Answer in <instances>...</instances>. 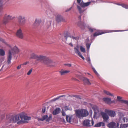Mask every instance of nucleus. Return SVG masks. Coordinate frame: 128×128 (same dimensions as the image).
I'll return each instance as SVG.
<instances>
[{
  "instance_id": "1",
  "label": "nucleus",
  "mask_w": 128,
  "mask_h": 128,
  "mask_svg": "<svg viewBox=\"0 0 128 128\" xmlns=\"http://www.w3.org/2000/svg\"><path fill=\"white\" fill-rule=\"evenodd\" d=\"M20 51L19 49L17 47L15 46L9 50L8 54V64L11 63V60L12 59V55L18 54Z\"/></svg>"
},
{
  "instance_id": "2",
  "label": "nucleus",
  "mask_w": 128,
  "mask_h": 128,
  "mask_svg": "<svg viewBox=\"0 0 128 128\" xmlns=\"http://www.w3.org/2000/svg\"><path fill=\"white\" fill-rule=\"evenodd\" d=\"M76 116L80 119L84 117H86L89 114L88 111L84 109L76 110Z\"/></svg>"
},
{
  "instance_id": "3",
  "label": "nucleus",
  "mask_w": 128,
  "mask_h": 128,
  "mask_svg": "<svg viewBox=\"0 0 128 128\" xmlns=\"http://www.w3.org/2000/svg\"><path fill=\"white\" fill-rule=\"evenodd\" d=\"M40 62L48 66L52 67L54 66L53 65L52 61L46 56H42Z\"/></svg>"
},
{
  "instance_id": "4",
  "label": "nucleus",
  "mask_w": 128,
  "mask_h": 128,
  "mask_svg": "<svg viewBox=\"0 0 128 128\" xmlns=\"http://www.w3.org/2000/svg\"><path fill=\"white\" fill-rule=\"evenodd\" d=\"M21 120L18 122V124H20L26 123V121H28L31 120V118L30 116H26L21 115L20 116Z\"/></svg>"
},
{
  "instance_id": "5",
  "label": "nucleus",
  "mask_w": 128,
  "mask_h": 128,
  "mask_svg": "<svg viewBox=\"0 0 128 128\" xmlns=\"http://www.w3.org/2000/svg\"><path fill=\"white\" fill-rule=\"evenodd\" d=\"M119 31H108V30H105L103 32V31L102 30H98L97 32L95 33L94 36H98L101 35V34H104L108 33L110 32H119Z\"/></svg>"
},
{
  "instance_id": "6",
  "label": "nucleus",
  "mask_w": 128,
  "mask_h": 128,
  "mask_svg": "<svg viewBox=\"0 0 128 128\" xmlns=\"http://www.w3.org/2000/svg\"><path fill=\"white\" fill-rule=\"evenodd\" d=\"M128 122V117L120 118L118 120L117 124L118 126H119V124H122Z\"/></svg>"
},
{
  "instance_id": "7",
  "label": "nucleus",
  "mask_w": 128,
  "mask_h": 128,
  "mask_svg": "<svg viewBox=\"0 0 128 128\" xmlns=\"http://www.w3.org/2000/svg\"><path fill=\"white\" fill-rule=\"evenodd\" d=\"M42 56H38L34 53L32 52L30 54V59H36L37 61L40 62Z\"/></svg>"
},
{
  "instance_id": "8",
  "label": "nucleus",
  "mask_w": 128,
  "mask_h": 128,
  "mask_svg": "<svg viewBox=\"0 0 128 128\" xmlns=\"http://www.w3.org/2000/svg\"><path fill=\"white\" fill-rule=\"evenodd\" d=\"M93 110L94 111V118H97L99 116V111L98 107L96 106H94L92 107Z\"/></svg>"
},
{
  "instance_id": "9",
  "label": "nucleus",
  "mask_w": 128,
  "mask_h": 128,
  "mask_svg": "<svg viewBox=\"0 0 128 128\" xmlns=\"http://www.w3.org/2000/svg\"><path fill=\"white\" fill-rule=\"evenodd\" d=\"M52 119V115L50 114L49 117H48V116L45 115L43 116L42 118L38 119V120L43 121L46 120V122H49Z\"/></svg>"
},
{
  "instance_id": "10",
  "label": "nucleus",
  "mask_w": 128,
  "mask_h": 128,
  "mask_svg": "<svg viewBox=\"0 0 128 128\" xmlns=\"http://www.w3.org/2000/svg\"><path fill=\"white\" fill-rule=\"evenodd\" d=\"M18 22L20 25H24L26 22L25 17L24 16H20L18 17Z\"/></svg>"
},
{
  "instance_id": "11",
  "label": "nucleus",
  "mask_w": 128,
  "mask_h": 128,
  "mask_svg": "<svg viewBox=\"0 0 128 128\" xmlns=\"http://www.w3.org/2000/svg\"><path fill=\"white\" fill-rule=\"evenodd\" d=\"M16 36L19 38L22 39L24 38V35L22 30L20 28L18 30L16 33Z\"/></svg>"
},
{
  "instance_id": "12",
  "label": "nucleus",
  "mask_w": 128,
  "mask_h": 128,
  "mask_svg": "<svg viewBox=\"0 0 128 128\" xmlns=\"http://www.w3.org/2000/svg\"><path fill=\"white\" fill-rule=\"evenodd\" d=\"M90 120H85L83 123V125L84 126H90L94 125V122L93 120H92V124L90 123Z\"/></svg>"
},
{
  "instance_id": "13",
  "label": "nucleus",
  "mask_w": 128,
  "mask_h": 128,
  "mask_svg": "<svg viewBox=\"0 0 128 128\" xmlns=\"http://www.w3.org/2000/svg\"><path fill=\"white\" fill-rule=\"evenodd\" d=\"M101 114L105 122H107L108 120L109 119V117L108 114L106 113L102 112H101Z\"/></svg>"
},
{
  "instance_id": "14",
  "label": "nucleus",
  "mask_w": 128,
  "mask_h": 128,
  "mask_svg": "<svg viewBox=\"0 0 128 128\" xmlns=\"http://www.w3.org/2000/svg\"><path fill=\"white\" fill-rule=\"evenodd\" d=\"M74 51L75 53L78 54V55L83 60H84V58L82 56L81 53L80 52L79 50L78 46H77L76 47L74 48Z\"/></svg>"
},
{
  "instance_id": "15",
  "label": "nucleus",
  "mask_w": 128,
  "mask_h": 128,
  "mask_svg": "<svg viewBox=\"0 0 128 128\" xmlns=\"http://www.w3.org/2000/svg\"><path fill=\"white\" fill-rule=\"evenodd\" d=\"M20 116L19 115H16L13 117L12 118V120L13 123H15L20 121Z\"/></svg>"
},
{
  "instance_id": "16",
  "label": "nucleus",
  "mask_w": 128,
  "mask_h": 128,
  "mask_svg": "<svg viewBox=\"0 0 128 128\" xmlns=\"http://www.w3.org/2000/svg\"><path fill=\"white\" fill-rule=\"evenodd\" d=\"M119 126L118 124L116 126V123L114 122H111L108 125V127L110 128H117Z\"/></svg>"
},
{
  "instance_id": "17",
  "label": "nucleus",
  "mask_w": 128,
  "mask_h": 128,
  "mask_svg": "<svg viewBox=\"0 0 128 128\" xmlns=\"http://www.w3.org/2000/svg\"><path fill=\"white\" fill-rule=\"evenodd\" d=\"M91 3V2H88L85 3L83 1H82L80 4V6L82 8H85L88 6L90 5Z\"/></svg>"
},
{
  "instance_id": "18",
  "label": "nucleus",
  "mask_w": 128,
  "mask_h": 128,
  "mask_svg": "<svg viewBox=\"0 0 128 128\" xmlns=\"http://www.w3.org/2000/svg\"><path fill=\"white\" fill-rule=\"evenodd\" d=\"M82 80L85 84L88 85L91 84V83L90 82L89 80L87 78L84 77L82 78Z\"/></svg>"
},
{
  "instance_id": "19",
  "label": "nucleus",
  "mask_w": 128,
  "mask_h": 128,
  "mask_svg": "<svg viewBox=\"0 0 128 128\" xmlns=\"http://www.w3.org/2000/svg\"><path fill=\"white\" fill-rule=\"evenodd\" d=\"M41 20L40 19H36V20L35 22L33 24V26L34 27L38 26L41 23Z\"/></svg>"
},
{
  "instance_id": "20",
  "label": "nucleus",
  "mask_w": 128,
  "mask_h": 128,
  "mask_svg": "<svg viewBox=\"0 0 128 128\" xmlns=\"http://www.w3.org/2000/svg\"><path fill=\"white\" fill-rule=\"evenodd\" d=\"M56 20L58 22H65V20L63 17L60 15H58L56 18Z\"/></svg>"
},
{
  "instance_id": "21",
  "label": "nucleus",
  "mask_w": 128,
  "mask_h": 128,
  "mask_svg": "<svg viewBox=\"0 0 128 128\" xmlns=\"http://www.w3.org/2000/svg\"><path fill=\"white\" fill-rule=\"evenodd\" d=\"M61 112V110L60 108H57L53 112V114L54 115H56L59 114Z\"/></svg>"
},
{
  "instance_id": "22",
  "label": "nucleus",
  "mask_w": 128,
  "mask_h": 128,
  "mask_svg": "<svg viewBox=\"0 0 128 128\" xmlns=\"http://www.w3.org/2000/svg\"><path fill=\"white\" fill-rule=\"evenodd\" d=\"M78 25L82 29H83L84 28L87 26L86 24L84 23H82L81 22H78Z\"/></svg>"
},
{
  "instance_id": "23",
  "label": "nucleus",
  "mask_w": 128,
  "mask_h": 128,
  "mask_svg": "<svg viewBox=\"0 0 128 128\" xmlns=\"http://www.w3.org/2000/svg\"><path fill=\"white\" fill-rule=\"evenodd\" d=\"M4 16L9 20V21L13 20L15 18L14 17H13L11 15H7L6 14H5Z\"/></svg>"
},
{
  "instance_id": "24",
  "label": "nucleus",
  "mask_w": 128,
  "mask_h": 128,
  "mask_svg": "<svg viewBox=\"0 0 128 128\" xmlns=\"http://www.w3.org/2000/svg\"><path fill=\"white\" fill-rule=\"evenodd\" d=\"M103 100L106 103L108 104H111V100L110 98H103Z\"/></svg>"
},
{
  "instance_id": "25",
  "label": "nucleus",
  "mask_w": 128,
  "mask_h": 128,
  "mask_svg": "<svg viewBox=\"0 0 128 128\" xmlns=\"http://www.w3.org/2000/svg\"><path fill=\"white\" fill-rule=\"evenodd\" d=\"M108 115L110 116L114 117L116 116V114L115 111L110 110Z\"/></svg>"
},
{
  "instance_id": "26",
  "label": "nucleus",
  "mask_w": 128,
  "mask_h": 128,
  "mask_svg": "<svg viewBox=\"0 0 128 128\" xmlns=\"http://www.w3.org/2000/svg\"><path fill=\"white\" fill-rule=\"evenodd\" d=\"M105 126V124L103 122H100L96 124L94 126L96 127H99L101 126Z\"/></svg>"
},
{
  "instance_id": "27",
  "label": "nucleus",
  "mask_w": 128,
  "mask_h": 128,
  "mask_svg": "<svg viewBox=\"0 0 128 128\" xmlns=\"http://www.w3.org/2000/svg\"><path fill=\"white\" fill-rule=\"evenodd\" d=\"M72 118L71 116H66V119L67 122L70 123L71 122V120Z\"/></svg>"
},
{
  "instance_id": "28",
  "label": "nucleus",
  "mask_w": 128,
  "mask_h": 128,
  "mask_svg": "<svg viewBox=\"0 0 128 128\" xmlns=\"http://www.w3.org/2000/svg\"><path fill=\"white\" fill-rule=\"evenodd\" d=\"M77 7L80 13V14L83 13L84 11L85 10H82V8L80 6L77 5Z\"/></svg>"
},
{
  "instance_id": "29",
  "label": "nucleus",
  "mask_w": 128,
  "mask_h": 128,
  "mask_svg": "<svg viewBox=\"0 0 128 128\" xmlns=\"http://www.w3.org/2000/svg\"><path fill=\"white\" fill-rule=\"evenodd\" d=\"M64 96H65V95H64L62 96H59V97H57V98H54V99L51 100L50 102H55L57 100H58L60 98H61L62 97Z\"/></svg>"
},
{
  "instance_id": "30",
  "label": "nucleus",
  "mask_w": 128,
  "mask_h": 128,
  "mask_svg": "<svg viewBox=\"0 0 128 128\" xmlns=\"http://www.w3.org/2000/svg\"><path fill=\"white\" fill-rule=\"evenodd\" d=\"M70 71L69 70H62L60 72L62 75H64L66 74L69 73Z\"/></svg>"
},
{
  "instance_id": "31",
  "label": "nucleus",
  "mask_w": 128,
  "mask_h": 128,
  "mask_svg": "<svg viewBox=\"0 0 128 128\" xmlns=\"http://www.w3.org/2000/svg\"><path fill=\"white\" fill-rule=\"evenodd\" d=\"M9 21V20L4 16L2 21L3 23L4 24H6Z\"/></svg>"
},
{
  "instance_id": "32",
  "label": "nucleus",
  "mask_w": 128,
  "mask_h": 128,
  "mask_svg": "<svg viewBox=\"0 0 128 128\" xmlns=\"http://www.w3.org/2000/svg\"><path fill=\"white\" fill-rule=\"evenodd\" d=\"M64 37H65V39H66V40L67 41V38H72L74 39H75V40H77L78 39V38L77 37H73V36H67V37L66 36H64Z\"/></svg>"
},
{
  "instance_id": "33",
  "label": "nucleus",
  "mask_w": 128,
  "mask_h": 128,
  "mask_svg": "<svg viewBox=\"0 0 128 128\" xmlns=\"http://www.w3.org/2000/svg\"><path fill=\"white\" fill-rule=\"evenodd\" d=\"M5 54V52L2 49H0V55L2 56H4Z\"/></svg>"
},
{
  "instance_id": "34",
  "label": "nucleus",
  "mask_w": 128,
  "mask_h": 128,
  "mask_svg": "<svg viewBox=\"0 0 128 128\" xmlns=\"http://www.w3.org/2000/svg\"><path fill=\"white\" fill-rule=\"evenodd\" d=\"M4 1V0H0V9H3V3Z\"/></svg>"
},
{
  "instance_id": "35",
  "label": "nucleus",
  "mask_w": 128,
  "mask_h": 128,
  "mask_svg": "<svg viewBox=\"0 0 128 128\" xmlns=\"http://www.w3.org/2000/svg\"><path fill=\"white\" fill-rule=\"evenodd\" d=\"M104 93L108 95L113 96V95L112 94L109 92L104 90Z\"/></svg>"
},
{
  "instance_id": "36",
  "label": "nucleus",
  "mask_w": 128,
  "mask_h": 128,
  "mask_svg": "<svg viewBox=\"0 0 128 128\" xmlns=\"http://www.w3.org/2000/svg\"><path fill=\"white\" fill-rule=\"evenodd\" d=\"M80 50L81 51L85 53L86 52V50L85 48L83 47L82 46H80Z\"/></svg>"
},
{
  "instance_id": "37",
  "label": "nucleus",
  "mask_w": 128,
  "mask_h": 128,
  "mask_svg": "<svg viewBox=\"0 0 128 128\" xmlns=\"http://www.w3.org/2000/svg\"><path fill=\"white\" fill-rule=\"evenodd\" d=\"M0 40L2 42H3L4 43H5V44H6L8 46L10 47V48H11V46L10 45H8V44H7V43L6 42L5 40H4V39H2V38L0 39Z\"/></svg>"
},
{
  "instance_id": "38",
  "label": "nucleus",
  "mask_w": 128,
  "mask_h": 128,
  "mask_svg": "<svg viewBox=\"0 0 128 128\" xmlns=\"http://www.w3.org/2000/svg\"><path fill=\"white\" fill-rule=\"evenodd\" d=\"M118 115L120 117V118H123L124 117V114L122 113L119 112L118 113Z\"/></svg>"
},
{
  "instance_id": "39",
  "label": "nucleus",
  "mask_w": 128,
  "mask_h": 128,
  "mask_svg": "<svg viewBox=\"0 0 128 128\" xmlns=\"http://www.w3.org/2000/svg\"><path fill=\"white\" fill-rule=\"evenodd\" d=\"M91 45L90 44H86V46L88 50H89Z\"/></svg>"
},
{
  "instance_id": "40",
  "label": "nucleus",
  "mask_w": 128,
  "mask_h": 128,
  "mask_svg": "<svg viewBox=\"0 0 128 128\" xmlns=\"http://www.w3.org/2000/svg\"><path fill=\"white\" fill-rule=\"evenodd\" d=\"M122 102L124 103L125 104H126L128 106V101L127 100H121Z\"/></svg>"
},
{
  "instance_id": "41",
  "label": "nucleus",
  "mask_w": 128,
  "mask_h": 128,
  "mask_svg": "<svg viewBox=\"0 0 128 128\" xmlns=\"http://www.w3.org/2000/svg\"><path fill=\"white\" fill-rule=\"evenodd\" d=\"M92 69L95 74L97 76H98L99 75L96 72L95 69L94 68H93Z\"/></svg>"
},
{
  "instance_id": "42",
  "label": "nucleus",
  "mask_w": 128,
  "mask_h": 128,
  "mask_svg": "<svg viewBox=\"0 0 128 128\" xmlns=\"http://www.w3.org/2000/svg\"><path fill=\"white\" fill-rule=\"evenodd\" d=\"M92 69L95 74L97 76H98L99 75L96 72L95 69L94 68H93Z\"/></svg>"
},
{
  "instance_id": "43",
  "label": "nucleus",
  "mask_w": 128,
  "mask_h": 128,
  "mask_svg": "<svg viewBox=\"0 0 128 128\" xmlns=\"http://www.w3.org/2000/svg\"><path fill=\"white\" fill-rule=\"evenodd\" d=\"M92 69L95 74L97 76H98L99 75L96 72L95 69L94 68H93Z\"/></svg>"
},
{
  "instance_id": "44",
  "label": "nucleus",
  "mask_w": 128,
  "mask_h": 128,
  "mask_svg": "<svg viewBox=\"0 0 128 128\" xmlns=\"http://www.w3.org/2000/svg\"><path fill=\"white\" fill-rule=\"evenodd\" d=\"M87 61L88 62H89V63L90 64H91V62L90 61V57H88L87 59H86Z\"/></svg>"
},
{
  "instance_id": "45",
  "label": "nucleus",
  "mask_w": 128,
  "mask_h": 128,
  "mask_svg": "<svg viewBox=\"0 0 128 128\" xmlns=\"http://www.w3.org/2000/svg\"><path fill=\"white\" fill-rule=\"evenodd\" d=\"M122 6L126 9H128V5L125 4H123L122 5Z\"/></svg>"
},
{
  "instance_id": "46",
  "label": "nucleus",
  "mask_w": 128,
  "mask_h": 128,
  "mask_svg": "<svg viewBox=\"0 0 128 128\" xmlns=\"http://www.w3.org/2000/svg\"><path fill=\"white\" fill-rule=\"evenodd\" d=\"M122 127L124 128H126L128 127V124H123L122 125Z\"/></svg>"
},
{
  "instance_id": "47",
  "label": "nucleus",
  "mask_w": 128,
  "mask_h": 128,
  "mask_svg": "<svg viewBox=\"0 0 128 128\" xmlns=\"http://www.w3.org/2000/svg\"><path fill=\"white\" fill-rule=\"evenodd\" d=\"M51 23L50 22H48L46 24V26L48 27H49L51 25Z\"/></svg>"
},
{
  "instance_id": "48",
  "label": "nucleus",
  "mask_w": 128,
  "mask_h": 128,
  "mask_svg": "<svg viewBox=\"0 0 128 128\" xmlns=\"http://www.w3.org/2000/svg\"><path fill=\"white\" fill-rule=\"evenodd\" d=\"M88 28L89 29V30L92 32H93L94 30H96L95 29H94L93 30L90 27H88Z\"/></svg>"
},
{
  "instance_id": "49",
  "label": "nucleus",
  "mask_w": 128,
  "mask_h": 128,
  "mask_svg": "<svg viewBox=\"0 0 128 128\" xmlns=\"http://www.w3.org/2000/svg\"><path fill=\"white\" fill-rule=\"evenodd\" d=\"M64 108L65 110L66 111L70 110V109L69 108V107L68 106H65L64 107Z\"/></svg>"
},
{
  "instance_id": "50",
  "label": "nucleus",
  "mask_w": 128,
  "mask_h": 128,
  "mask_svg": "<svg viewBox=\"0 0 128 128\" xmlns=\"http://www.w3.org/2000/svg\"><path fill=\"white\" fill-rule=\"evenodd\" d=\"M32 69H31V70H30L29 71V72H28V73H27V74L28 75H30L31 74V73L32 72Z\"/></svg>"
},
{
  "instance_id": "51",
  "label": "nucleus",
  "mask_w": 128,
  "mask_h": 128,
  "mask_svg": "<svg viewBox=\"0 0 128 128\" xmlns=\"http://www.w3.org/2000/svg\"><path fill=\"white\" fill-rule=\"evenodd\" d=\"M77 2L78 4H79L80 6V4L81 3V2L82 1V0H77Z\"/></svg>"
},
{
  "instance_id": "52",
  "label": "nucleus",
  "mask_w": 128,
  "mask_h": 128,
  "mask_svg": "<svg viewBox=\"0 0 128 128\" xmlns=\"http://www.w3.org/2000/svg\"><path fill=\"white\" fill-rule=\"evenodd\" d=\"M64 65L65 66H66L69 67H70L71 66V65L70 64H65Z\"/></svg>"
},
{
  "instance_id": "53",
  "label": "nucleus",
  "mask_w": 128,
  "mask_h": 128,
  "mask_svg": "<svg viewBox=\"0 0 128 128\" xmlns=\"http://www.w3.org/2000/svg\"><path fill=\"white\" fill-rule=\"evenodd\" d=\"M22 64H20V65H19L17 67V69L18 70H19L21 68V66H22Z\"/></svg>"
},
{
  "instance_id": "54",
  "label": "nucleus",
  "mask_w": 128,
  "mask_h": 128,
  "mask_svg": "<svg viewBox=\"0 0 128 128\" xmlns=\"http://www.w3.org/2000/svg\"><path fill=\"white\" fill-rule=\"evenodd\" d=\"M62 115L63 116H66V114L65 112H64V111L62 110Z\"/></svg>"
},
{
  "instance_id": "55",
  "label": "nucleus",
  "mask_w": 128,
  "mask_h": 128,
  "mask_svg": "<svg viewBox=\"0 0 128 128\" xmlns=\"http://www.w3.org/2000/svg\"><path fill=\"white\" fill-rule=\"evenodd\" d=\"M105 111L108 114L110 112V110H108L106 109L105 110Z\"/></svg>"
},
{
  "instance_id": "56",
  "label": "nucleus",
  "mask_w": 128,
  "mask_h": 128,
  "mask_svg": "<svg viewBox=\"0 0 128 128\" xmlns=\"http://www.w3.org/2000/svg\"><path fill=\"white\" fill-rule=\"evenodd\" d=\"M29 63V62H27L23 64H22V65H26L28 64Z\"/></svg>"
},
{
  "instance_id": "57",
  "label": "nucleus",
  "mask_w": 128,
  "mask_h": 128,
  "mask_svg": "<svg viewBox=\"0 0 128 128\" xmlns=\"http://www.w3.org/2000/svg\"><path fill=\"white\" fill-rule=\"evenodd\" d=\"M46 111V108H43L42 110V112L43 113H44Z\"/></svg>"
},
{
  "instance_id": "58",
  "label": "nucleus",
  "mask_w": 128,
  "mask_h": 128,
  "mask_svg": "<svg viewBox=\"0 0 128 128\" xmlns=\"http://www.w3.org/2000/svg\"><path fill=\"white\" fill-rule=\"evenodd\" d=\"M122 99V98L119 96H118L117 97V99L118 100H120L121 99Z\"/></svg>"
},
{
  "instance_id": "59",
  "label": "nucleus",
  "mask_w": 128,
  "mask_h": 128,
  "mask_svg": "<svg viewBox=\"0 0 128 128\" xmlns=\"http://www.w3.org/2000/svg\"><path fill=\"white\" fill-rule=\"evenodd\" d=\"M72 8V7H71V8H70L68 9L67 10H66V12H68V11H69L70 10H71Z\"/></svg>"
},
{
  "instance_id": "60",
  "label": "nucleus",
  "mask_w": 128,
  "mask_h": 128,
  "mask_svg": "<svg viewBox=\"0 0 128 128\" xmlns=\"http://www.w3.org/2000/svg\"><path fill=\"white\" fill-rule=\"evenodd\" d=\"M74 96V97H76V98H79V99H80V97L79 96Z\"/></svg>"
},
{
  "instance_id": "61",
  "label": "nucleus",
  "mask_w": 128,
  "mask_h": 128,
  "mask_svg": "<svg viewBox=\"0 0 128 128\" xmlns=\"http://www.w3.org/2000/svg\"><path fill=\"white\" fill-rule=\"evenodd\" d=\"M69 45L72 47L73 46V45L72 43H70Z\"/></svg>"
},
{
  "instance_id": "62",
  "label": "nucleus",
  "mask_w": 128,
  "mask_h": 128,
  "mask_svg": "<svg viewBox=\"0 0 128 128\" xmlns=\"http://www.w3.org/2000/svg\"><path fill=\"white\" fill-rule=\"evenodd\" d=\"M5 117V116L4 115H3L2 116V118L1 117V118H2V119L4 118Z\"/></svg>"
},
{
  "instance_id": "63",
  "label": "nucleus",
  "mask_w": 128,
  "mask_h": 128,
  "mask_svg": "<svg viewBox=\"0 0 128 128\" xmlns=\"http://www.w3.org/2000/svg\"><path fill=\"white\" fill-rule=\"evenodd\" d=\"M116 4L118 5H119V6H122V5H123V4Z\"/></svg>"
},
{
  "instance_id": "64",
  "label": "nucleus",
  "mask_w": 128,
  "mask_h": 128,
  "mask_svg": "<svg viewBox=\"0 0 128 128\" xmlns=\"http://www.w3.org/2000/svg\"><path fill=\"white\" fill-rule=\"evenodd\" d=\"M115 102V101H111V104L113 103H114Z\"/></svg>"
}]
</instances>
